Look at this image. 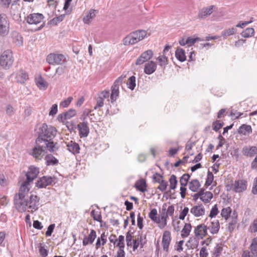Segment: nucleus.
Returning a JSON list of instances; mask_svg holds the SVG:
<instances>
[{"label": "nucleus", "mask_w": 257, "mask_h": 257, "mask_svg": "<svg viewBox=\"0 0 257 257\" xmlns=\"http://www.w3.org/2000/svg\"><path fill=\"white\" fill-rule=\"evenodd\" d=\"M30 183L25 181L21 185L19 192L14 196V205L20 212L27 210L32 213L39 208L40 198L38 196L31 194L28 198H26L30 190Z\"/></svg>", "instance_id": "1"}, {"label": "nucleus", "mask_w": 257, "mask_h": 257, "mask_svg": "<svg viewBox=\"0 0 257 257\" xmlns=\"http://www.w3.org/2000/svg\"><path fill=\"white\" fill-rule=\"evenodd\" d=\"M56 130L53 126L48 127L46 123H43L39 128L38 137L36 141L40 144L42 143L46 145L48 151L50 153L54 152L58 148L56 147L57 143H54L53 139L56 135Z\"/></svg>", "instance_id": "2"}, {"label": "nucleus", "mask_w": 257, "mask_h": 257, "mask_svg": "<svg viewBox=\"0 0 257 257\" xmlns=\"http://www.w3.org/2000/svg\"><path fill=\"white\" fill-rule=\"evenodd\" d=\"M44 19V16L41 13H32L25 17L24 20L29 25L32 27L28 29V31L36 32L41 30L45 26Z\"/></svg>", "instance_id": "3"}, {"label": "nucleus", "mask_w": 257, "mask_h": 257, "mask_svg": "<svg viewBox=\"0 0 257 257\" xmlns=\"http://www.w3.org/2000/svg\"><path fill=\"white\" fill-rule=\"evenodd\" d=\"M14 62L12 51L8 49L4 51L0 56V65L5 69H9Z\"/></svg>", "instance_id": "4"}, {"label": "nucleus", "mask_w": 257, "mask_h": 257, "mask_svg": "<svg viewBox=\"0 0 257 257\" xmlns=\"http://www.w3.org/2000/svg\"><path fill=\"white\" fill-rule=\"evenodd\" d=\"M126 77L125 75H121L117 78L114 81L111 87V93L110 95V99L111 103L114 102L119 95V85L121 84L123 79Z\"/></svg>", "instance_id": "5"}, {"label": "nucleus", "mask_w": 257, "mask_h": 257, "mask_svg": "<svg viewBox=\"0 0 257 257\" xmlns=\"http://www.w3.org/2000/svg\"><path fill=\"white\" fill-rule=\"evenodd\" d=\"M56 178L49 176L40 177L36 182L35 186L38 188H46L47 186L55 184Z\"/></svg>", "instance_id": "6"}, {"label": "nucleus", "mask_w": 257, "mask_h": 257, "mask_svg": "<svg viewBox=\"0 0 257 257\" xmlns=\"http://www.w3.org/2000/svg\"><path fill=\"white\" fill-rule=\"evenodd\" d=\"M9 21L5 14H0V35L5 36L9 31Z\"/></svg>", "instance_id": "7"}, {"label": "nucleus", "mask_w": 257, "mask_h": 257, "mask_svg": "<svg viewBox=\"0 0 257 257\" xmlns=\"http://www.w3.org/2000/svg\"><path fill=\"white\" fill-rule=\"evenodd\" d=\"M36 146L33 149L32 155L37 160H41L42 158V154L45 152V151H48V149L45 147L46 145L42 143H38L36 141Z\"/></svg>", "instance_id": "8"}, {"label": "nucleus", "mask_w": 257, "mask_h": 257, "mask_svg": "<svg viewBox=\"0 0 257 257\" xmlns=\"http://www.w3.org/2000/svg\"><path fill=\"white\" fill-rule=\"evenodd\" d=\"M47 62L51 65H60L65 60L64 56L59 54H50L46 59Z\"/></svg>", "instance_id": "9"}, {"label": "nucleus", "mask_w": 257, "mask_h": 257, "mask_svg": "<svg viewBox=\"0 0 257 257\" xmlns=\"http://www.w3.org/2000/svg\"><path fill=\"white\" fill-rule=\"evenodd\" d=\"M17 82L22 84L25 83L26 81L29 79V74L28 72L23 69H20L13 74Z\"/></svg>", "instance_id": "10"}, {"label": "nucleus", "mask_w": 257, "mask_h": 257, "mask_svg": "<svg viewBox=\"0 0 257 257\" xmlns=\"http://www.w3.org/2000/svg\"><path fill=\"white\" fill-rule=\"evenodd\" d=\"M153 56V52L151 50H148L141 54L136 61L137 65H141L150 60Z\"/></svg>", "instance_id": "11"}, {"label": "nucleus", "mask_w": 257, "mask_h": 257, "mask_svg": "<svg viewBox=\"0 0 257 257\" xmlns=\"http://www.w3.org/2000/svg\"><path fill=\"white\" fill-rule=\"evenodd\" d=\"M216 8V6L214 5L204 7L199 11L197 17L200 19H204L212 14Z\"/></svg>", "instance_id": "12"}, {"label": "nucleus", "mask_w": 257, "mask_h": 257, "mask_svg": "<svg viewBox=\"0 0 257 257\" xmlns=\"http://www.w3.org/2000/svg\"><path fill=\"white\" fill-rule=\"evenodd\" d=\"M194 232L196 237L203 239L207 234V227L204 223L199 224L195 227Z\"/></svg>", "instance_id": "13"}, {"label": "nucleus", "mask_w": 257, "mask_h": 257, "mask_svg": "<svg viewBox=\"0 0 257 257\" xmlns=\"http://www.w3.org/2000/svg\"><path fill=\"white\" fill-rule=\"evenodd\" d=\"M39 173V169L38 168L33 166H31L29 168L28 171L26 174V180L25 181L28 182H32L35 178H36Z\"/></svg>", "instance_id": "14"}, {"label": "nucleus", "mask_w": 257, "mask_h": 257, "mask_svg": "<svg viewBox=\"0 0 257 257\" xmlns=\"http://www.w3.org/2000/svg\"><path fill=\"white\" fill-rule=\"evenodd\" d=\"M205 226L207 227V230H209L211 233L213 234H217L220 228L219 222L217 219H213L207 222Z\"/></svg>", "instance_id": "15"}, {"label": "nucleus", "mask_w": 257, "mask_h": 257, "mask_svg": "<svg viewBox=\"0 0 257 257\" xmlns=\"http://www.w3.org/2000/svg\"><path fill=\"white\" fill-rule=\"evenodd\" d=\"M247 188V181L245 180H235L233 185V190L237 193L244 191Z\"/></svg>", "instance_id": "16"}, {"label": "nucleus", "mask_w": 257, "mask_h": 257, "mask_svg": "<svg viewBox=\"0 0 257 257\" xmlns=\"http://www.w3.org/2000/svg\"><path fill=\"white\" fill-rule=\"evenodd\" d=\"M79 135L81 138L87 137L89 133V128L87 122H80L77 125Z\"/></svg>", "instance_id": "17"}, {"label": "nucleus", "mask_w": 257, "mask_h": 257, "mask_svg": "<svg viewBox=\"0 0 257 257\" xmlns=\"http://www.w3.org/2000/svg\"><path fill=\"white\" fill-rule=\"evenodd\" d=\"M171 239V232L168 230L165 231L163 234L162 241L163 249L165 251H168Z\"/></svg>", "instance_id": "18"}, {"label": "nucleus", "mask_w": 257, "mask_h": 257, "mask_svg": "<svg viewBox=\"0 0 257 257\" xmlns=\"http://www.w3.org/2000/svg\"><path fill=\"white\" fill-rule=\"evenodd\" d=\"M190 212L195 217H200L204 215L205 210L202 204L194 206L191 209Z\"/></svg>", "instance_id": "19"}, {"label": "nucleus", "mask_w": 257, "mask_h": 257, "mask_svg": "<svg viewBox=\"0 0 257 257\" xmlns=\"http://www.w3.org/2000/svg\"><path fill=\"white\" fill-rule=\"evenodd\" d=\"M157 64L153 61L146 63L144 66V73L148 75L153 74L157 69Z\"/></svg>", "instance_id": "20"}, {"label": "nucleus", "mask_w": 257, "mask_h": 257, "mask_svg": "<svg viewBox=\"0 0 257 257\" xmlns=\"http://www.w3.org/2000/svg\"><path fill=\"white\" fill-rule=\"evenodd\" d=\"M96 237V233L94 229L90 230V233L88 236H85L82 241L83 246H86L88 244H92Z\"/></svg>", "instance_id": "21"}, {"label": "nucleus", "mask_w": 257, "mask_h": 257, "mask_svg": "<svg viewBox=\"0 0 257 257\" xmlns=\"http://www.w3.org/2000/svg\"><path fill=\"white\" fill-rule=\"evenodd\" d=\"M133 32L129 34L123 39V44L125 46L133 45L138 43Z\"/></svg>", "instance_id": "22"}, {"label": "nucleus", "mask_w": 257, "mask_h": 257, "mask_svg": "<svg viewBox=\"0 0 257 257\" xmlns=\"http://www.w3.org/2000/svg\"><path fill=\"white\" fill-rule=\"evenodd\" d=\"M242 152L245 156L251 157L257 154V147L255 146L244 147Z\"/></svg>", "instance_id": "23"}, {"label": "nucleus", "mask_w": 257, "mask_h": 257, "mask_svg": "<svg viewBox=\"0 0 257 257\" xmlns=\"http://www.w3.org/2000/svg\"><path fill=\"white\" fill-rule=\"evenodd\" d=\"M67 147L69 151L72 154H77L79 153L80 147L76 142L70 141L67 144Z\"/></svg>", "instance_id": "24"}, {"label": "nucleus", "mask_w": 257, "mask_h": 257, "mask_svg": "<svg viewBox=\"0 0 257 257\" xmlns=\"http://www.w3.org/2000/svg\"><path fill=\"white\" fill-rule=\"evenodd\" d=\"M12 38L13 42L16 45H22L23 42V39L21 35L17 32H13L12 33Z\"/></svg>", "instance_id": "25"}, {"label": "nucleus", "mask_w": 257, "mask_h": 257, "mask_svg": "<svg viewBox=\"0 0 257 257\" xmlns=\"http://www.w3.org/2000/svg\"><path fill=\"white\" fill-rule=\"evenodd\" d=\"M96 10L91 9L86 14L83 19V21L85 24H88L95 17Z\"/></svg>", "instance_id": "26"}, {"label": "nucleus", "mask_w": 257, "mask_h": 257, "mask_svg": "<svg viewBox=\"0 0 257 257\" xmlns=\"http://www.w3.org/2000/svg\"><path fill=\"white\" fill-rule=\"evenodd\" d=\"M136 188L142 192H145L147 190V184L145 180L140 179L135 183Z\"/></svg>", "instance_id": "27"}, {"label": "nucleus", "mask_w": 257, "mask_h": 257, "mask_svg": "<svg viewBox=\"0 0 257 257\" xmlns=\"http://www.w3.org/2000/svg\"><path fill=\"white\" fill-rule=\"evenodd\" d=\"M45 160L47 166H55L57 165L59 163L58 160L51 154L46 155L45 157Z\"/></svg>", "instance_id": "28"}, {"label": "nucleus", "mask_w": 257, "mask_h": 257, "mask_svg": "<svg viewBox=\"0 0 257 257\" xmlns=\"http://www.w3.org/2000/svg\"><path fill=\"white\" fill-rule=\"evenodd\" d=\"M252 132V128L250 125L243 124L238 129V133L240 134L246 135Z\"/></svg>", "instance_id": "29"}, {"label": "nucleus", "mask_w": 257, "mask_h": 257, "mask_svg": "<svg viewBox=\"0 0 257 257\" xmlns=\"http://www.w3.org/2000/svg\"><path fill=\"white\" fill-rule=\"evenodd\" d=\"M176 58L181 62H184L186 60L185 51L180 48H178L175 51Z\"/></svg>", "instance_id": "30"}, {"label": "nucleus", "mask_w": 257, "mask_h": 257, "mask_svg": "<svg viewBox=\"0 0 257 257\" xmlns=\"http://www.w3.org/2000/svg\"><path fill=\"white\" fill-rule=\"evenodd\" d=\"M36 83L38 87L43 90H46L48 86V84L47 82L42 77L40 76L36 80Z\"/></svg>", "instance_id": "31"}, {"label": "nucleus", "mask_w": 257, "mask_h": 257, "mask_svg": "<svg viewBox=\"0 0 257 257\" xmlns=\"http://www.w3.org/2000/svg\"><path fill=\"white\" fill-rule=\"evenodd\" d=\"M189 189L192 192H197L200 187V184L197 179H193L188 183Z\"/></svg>", "instance_id": "32"}, {"label": "nucleus", "mask_w": 257, "mask_h": 257, "mask_svg": "<svg viewBox=\"0 0 257 257\" xmlns=\"http://www.w3.org/2000/svg\"><path fill=\"white\" fill-rule=\"evenodd\" d=\"M192 226L190 223H185L181 231V236L183 238L188 237L189 235Z\"/></svg>", "instance_id": "33"}, {"label": "nucleus", "mask_w": 257, "mask_h": 257, "mask_svg": "<svg viewBox=\"0 0 257 257\" xmlns=\"http://www.w3.org/2000/svg\"><path fill=\"white\" fill-rule=\"evenodd\" d=\"M157 210L154 208L151 210L149 214V218L154 222L157 223H160L161 222L160 218L157 216Z\"/></svg>", "instance_id": "34"}, {"label": "nucleus", "mask_w": 257, "mask_h": 257, "mask_svg": "<svg viewBox=\"0 0 257 257\" xmlns=\"http://www.w3.org/2000/svg\"><path fill=\"white\" fill-rule=\"evenodd\" d=\"M223 250V247L221 244L217 243L214 247L213 250L211 251L212 257H219L221 254Z\"/></svg>", "instance_id": "35"}, {"label": "nucleus", "mask_w": 257, "mask_h": 257, "mask_svg": "<svg viewBox=\"0 0 257 257\" xmlns=\"http://www.w3.org/2000/svg\"><path fill=\"white\" fill-rule=\"evenodd\" d=\"M249 249L252 256H257V237L252 239Z\"/></svg>", "instance_id": "36"}, {"label": "nucleus", "mask_w": 257, "mask_h": 257, "mask_svg": "<svg viewBox=\"0 0 257 257\" xmlns=\"http://www.w3.org/2000/svg\"><path fill=\"white\" fill-rule=\"evenodd\" d=\"M133 33L135 34V37L138 42L143 40L147 35V32L142 30L134 31Z\"/></svg>", "instance_id": "37"}, {"label": "nucleus", "mask_w": 257, "mask_h": 257, "mask_svg": "<svg viewBox=\"0 0 257 257\" xmlns=\"http://www.w3.org/2000/svg\"><path fill=\"white\" fill-rule=\"evenodd\" d=\"M213 198V194L210 191L204 192L202 197H201V200L204 203H209L212 198Z\"/></svg>", "instance_id": "38"}, {"label": "nucleus", "mask_w": 257, "mask_h": 257, "mask_svg": "<svg viewBox=\"0 0 257 257\" xmlns=\"http://www.w3.org/2000/svg\"><path fill=\"white\" fill-rule=\"evenodd\" d=\"M254 33V30L252 28H247L243 31L241 36L244 38H249L252 37Z\"/></svg>", "instance_id": "39"}, {"label": "nucleus", "mask_w": 257, "mask_h": 257, "mask_svg": "<svg viewBox=\"0 0 257 257\" xmlns=\"http://www.w3.org/2000/svg\"><path fill=\"white\" fill-rule=\"evenodd\" d=\"M157 60L159 62V64L161 67H163L164 68L168 64V57H166L165 55H163L159 56Z\"/></svg>", "instance_id": "40"}, {"label": "nucleus", "mask_w": 257, "mask_h": 257, "mask_svg": "<svg viewBox=\"0 0 257 257\" xmlns=\"http://www.w3.org/2000/svg\"><path fill=\"white\" fill-rule=\"evenodd\" d=\"M169 181L170 189L174 190L176 188L178 183L176 176L175 175H172L169 178Z\"/></svg>", "instance_id": "41"}, {"label": "nucleus", "mask_w": 257, "mask_h": 257, "mask_svg": "<svg viewBox=\"0 0 257 257\" xmlns=\"http://www.w3.org/2000/svg\"><path fill=\"white\" fill-rule=\"evenodd\" d=\"M236 32V29L234 28H229L227 29H225L222 32V36L224 37V38H226L227 37L229 36L230 35H232L235 34Z\"/></svg>", "instance_id": "42"}, {"label": "nucleus", "mask_w": 257, "mask_h": 257, "mask_svg": "<svg viewBox=\"0 0 257 257\" xmlns=\"http://www.w3.org/2000/svg\"><path fill=\"white\" fill-rule=\"evenodd\" d=\"M190 176L188 174H184L180 179V183L181 186H186Z\"/></svg>", "instance_id": "43"}, {"label": "nucleus", "mask_w": 257, "mask_h": 257, "mask_svg": "<svg viewBox=\"0 0 257 257\" xmlns=\"http://www.w3.org/2000/svg\"><path fill=\"white\" fill-rule=\"evenodd\" d=\"M128 88L133 90L136 85V77L134 76H132L128 79V81L127 83Z\"/></svg>", "instance_id": "44"}, {"label": "nucleus", "mask_w": 257, "mask_h": 257, "mask_svg": "<svg viewBox=\"0 0 257 257\" xmlns=\"http://www.w3.org/2000/svg\"><path fill=\"white\" fill-rule=\"evenodd\" d=\"M38 246L40 255L42 257H46L48 254V250L45 248L44 245L42 243H39Z\"/></svg>", "instance_id": "45"}, {"label": "nucleus", "mask_w": 257, "mask_h": 257, "mask_svg": "<svg viewBox=\"0 0 257 257\" xmlns=\"http://www.w3.org/2000/svg\"><path fill=\"white\" fill-rule=\"evenodd\" d=\"M116 241V247H118V248H124V236L123 235H119Z\"/></svg>", "instance_id": "46"}, {"label": "nucleus", "mask_w": 257, "mask_h": 257, "mask_svg": "<svg viewBox=\"0 0 257 257\" xmlns=\"http://www.w3.org/2000/svg\"><path fill=\"white\" fill-rule=\"evenodd\" d=\"M231 212V209L229 207L223 208L221 210V215L224 219H227L230 216Z\"/></svg>", "instance_id": "47"}, {"label": "nucleus", "mask_w": 257, "mask_h": 257, "mask_svg": "<svg viewBox=\"0 0 257 257\" xmlns=\"http://www.w3.org/2000/svg\"><path fill=\"white\" fill-rule=\"evenodd\" d=\"M91 215L94 220L99 222L102 221V217L100 212H95V210H92L91 212Z\"/></svg>", "instance_id": "48"}, {"label": "nucleus", "mask_w": 257, "mask_h": 257, "mask_svg": "<svg viewBox=\"0 0 257 257\" xmlns=\"http://www.w3.org/2000/svg\"><path fill=\"white\" fill-rule=\"evenodd\" d=\"M64 15H61L58 17L54 18L50 21L51 24L53 25H57L58 23L62 22L64 20Z\"/></svg>", "instance_id": "49"}, {"label": "nucleus", "mask_w": 257, "mask_h": 257, "mask_svg": "<svg viewBox=\"0 0 257 257\" xmlns=\"http://www.w3.org/2000/svg\"><path fill=\"white\" fill-rule=\"evenodd\" d=\"M213 179H214V176H213L212 173L211 172H210V171H208L207 172V178H206V182L205 183V185L206 186H210L212 184V183L213 181Z\"/></svg>", "instance_id": "50"}, {"label": "nucleus", "mask_w": 257, "mask_h": 257, "mask_svg": "<svg viewBox=\"0 0 257 257\" xmlns=\"http://www.w3.org/2000/svg\"><path fill=\"white\" fill-rule=\"evenodd\" d=\"M152 179L153 183H160L163 180V177L159 173H155L153 175Z\"/></svg>", "instance_id": "51"}, {"label": "nucleus", "mask_w": 257, "mask_h": 257, "mask_svg": "<svg viewBox=\"0 0 257 257\" xmlns=\"http://www.w3.org/2000/svg\"><path fill=\"white\" fill-rule=\"evenodd\" d=\"M204 40L201 39L200 38H193L192 37H189L187 39V45L189 46H192L196 42L198 41H204Z\"/></svg>", "instance_id": "52"}, {"label": "nucleus", "mask_w": 257, "mask_h": 257, "mask_svg": "<svg viewBox=\"0 0 257 257\" xmlns=\"http://www.w3.org/2000/svg\"><path fill=\"white\" fill-rule=\"evenodd\" d=\"M96 103L94 107V109H97L99 108L102 107L104 105V100L101 97L97 96L96 99Z\"/></svg>", "instance_id": "53"}, {"label": "nucleus", "mask_w": 257, "mask_h": 257, "mask_svg": "<svg viewBox=\"0 0 257 257\" xmlns=\"http://www.w3.org/2000/svg\"><path fill=\"white\" fill-rule=\"evenodd\" d=\"M72 100V97L70 96L68 97L67 99L64 100L63 101H61L60 104V106L63 108L67 107L69 106V105L71 102Z\"/></svg>", "instance_id": "54"}, {"label": "nucleus", "mask_w": 257, "mask_h": 257, "mask_svg": "<svg viewBox=\"0 0 257 257\" xmlns=\"http://www.w3.org/2000/svg\"><path fill=\"white\" fill-rule=\"evenodd\" d=\"M223 125V122H221L219 120H216L213 123V130L215 132H217L220 130Z\"/></svg>", "instance_id": "55"}, {"label": "nucleus", "mask_w": 257, "mask_h": 257, "mask_svg": "<svg viewBox=\"0 0 257 257\" xmlns=\"http://www.w3.org/2000/svg\"><path fill=\"white\" fill-rule=\"evenodd\" d=\"M168 186V182L164 180L161 181L160 183V185L157 187V189L163 192L165 191L167 189Z\"/></svg>", "instance_id": "56"}, {"label": "nucleus", "mask_w": 257, "mask_h": 257, "mask_svg": "<svg viewBox=\"0 0 257 257\" xmlns=\"http://www.w3.org/2000/svg\"><path fill=\"white\" fill-rule=\"evenodd\" d=\"M65 116H66V118L70 119L71 117L75 116L76 114V111L73 109H70L67 111L65 112Z\"/></svg>", "instance_id": "57"}, {"label": "nucleus", "mask_w": 257, "mask_h": 257, "mask_svg": "<svg viewBox=\"0 0 257 257\" xmlns=\"http://www.w3.org/2000/svg\"><path fill=\"white\" fill-rule=\"evenodd\" d=\"M204 192V189H201L197 193L194 194L192 196L193 200L196 201L199 198L201 199L203 193Z\"/></svg>", "instance_id": "58"}, {"label": "nucleus", "mask_w": 257, "mask_h": 257, "mask_svg": "<svg viewBox=\"0 0 257 257\" xmlns=\"http://www.w3.org/2000/svg\"><path fill=\"white\" fill-rule=\"evenodd\" d=\"M143 217L141 216L139 213L137 216V225L140 229H142L143 228Z\"/></svg>", "instance_id": "59"}, {"label": "nucleus", "mask_w": 257, "mask_h": 257, "mask_svg": "<svg viewBox=\"0 0 257 257\" xmlns=\"http://www.w3.org/2000/svg\"><path fill=\"white\" fill-rule=\"evenodd\" d=\"M218 213L217 205H215L211 209L209 216L211 218L215 217Z\"/></svg>", "instance_id": "60"}, {"label": "nucleus", "mask_w": 257, "mask_h": 257, "mask_svg": "<svg viewBox=\"0 0 257 257\" xmlns=\"http://www.w3.org/2000/svg\"><path fill=\"white\" fill-rule=\"evenodd\" d=\"M189 212V208L187 207H185L183 210L181 212L179 218L181 220H184L185 216L187 215Z\"/></svg>", "instance_id": "61"}, {"label": "nucleus", "mask_w": 257, "mask_h": 257, "mask_svg": "<svg viewBox=\"0 0 257 257\" xmlns=\"http://www.w3.org/2000/svg\"><path fill=\"white\" fill-rule=\"evenodd\" d=\"M98 96H99L100 97H101L103 100L106 98H108L110 96L109 91H102L99 94H98Z\"/></svg>", "instance_id": "62"}, {"label": "nucleus", "mask_w": 257, "mask_h": 257, "mask_svg": "<svg viewBox=\"0 0 257 257\" xmlns=\"http://www.w3.org/2000/svg\"><path fill=\"white\" fill-rule=\"evenodd\" d=\"M57 111H58L57 105L56 104H54L52 105V106L51 108V110L49 111V115L50 116H54L57 113Z\"/></svg>", "instance_id": "63"}, {"label": "nucleus", "mask_w": 257, "mask_h": 257, "mask_svg": "<svg viewBox=\"0 0 257 257\" xmlns=\"http://www.w3.org/2000/svg\"><path fill=\"white\" fill-rule=\"evenodd\" d=\"M208 252L205 247H203L201 248L199 252L200 257H207Z\"/></svg>", "instance_id": "64"}]
</instances>
